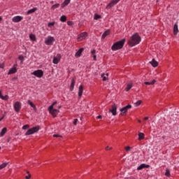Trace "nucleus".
<instances>
[{
  "label": "nucleus",
  "instance_id": "1",
  "mask_svg": "<svg viewBox=\"0 0 179 179\" xmlns=\"http://www.w3.org/2000/svg\"><path fill=\"white\" fill-rule=\"evenodd\" d=\"M141 43V36H139V34L135 33L132 35V36L130 37V39L128 41V45L129 47H134L135 45H137V44H139Z\"/></svg>",
  "mask_w": 179,
  "mask_h": 179
},
{
  "label": "nucleus",
  "instance_id": "2",
  "mask_svg": "<svg viewBox=\"0 0 179 179\" xmlns=\"http://www.w3.org/2000/svg\"><path fill=\"white\" fill-rule=\"evenodd\" d=\"M126 39L123 38L121 41L115 42L111 47L112 51H118V50L122 49L125 44Z\"/></svg>",
  "mask_w": 179,
  "mask_h": 179
},
{
  "label": "nucleus",
  "instance_id": "3",
  "mask_svg": "<svg viewBox=\"0 0 179 179\" xmlns=\"http://www.w3.org/2000/svg\"><path fill=\"white\" fill-rule=\"evenodd\" d=\"M55 104H57V101H55L50 106L48 107V110L50 113V114H51V115H52V117H54L55 118V117H57L58 113H59V110H57V109H54V106H55Z\"/></svg>",
  "mask_w": 179,
  "mask_h": 179
},
{
  "label": "nucleus",
  "instance_id": "4",
  "mask_svg": "<svg viewBox=\"0 0 179 179\" xmlns=\"http://www.w3.org/2000/svg\"><path fill=\"white\" fill-rule=\"evenodd\" d=\"M40 131V126H36L29 129L25 133V135L27 136L29 135H33V134H36V132H38Z\"/></svg>",
  "mask_w": 179,
  "mask_h": 179
},
{
  "label": "nucleus",
  "instance_id": "5",
  "mask_svg": "<svg viewBox=\"0 0 179 179\" xmlns=\"http://www.w3.org/2000/svg\"><path fill=\"white\" fill-rule=\"evenodd\" d=\"M31 75L36 76V78H43L44 76V71L43 70H36L34 72L31 73Z\"/></svg>",
  "mask_w": 179,
  "mask_h": 179
},
{
  "label": "nucleus",
  "instance_id": "6",
  "mask_svg": "<svg viewBox=\"0 0 179 179\" xmlns=\"http://www.w3.org/2000/svg\"><path fill=\"white\" fill-rule=\"evenodd\" d=\"M129 108H132V106L129 104L121 108V115H127V113H128V110H129Z\"/></svg>",
  "mask_w": 179,
  "mask_h": 179
},
{
  "label": "nucleus",
  "instance_id": "7",
  "mask_svg": "<svg viewBox=\"0 0 179 179\" xmlns=\"http://www.w3.org/2000/svg\"><path fill=\"white\" fill-rule=\"evenodd\" d=\"M54 41H55V38H54V37L48 36L45 40V44H46V45H52V44L54 43Z\"/></svg>",
  "mask_w": 179,
  "mask_h": 179
},
{
  "label": "nucleus",
  "instance_id": "8",
  "mask_svg": "<svg viewBox=\"0 0 179 179\" xmlns=\"http://www.w3.org/2000/svg\"><path fill=\"white\" fill-rule=\"evenodd\" d=\"M22 108V103L19 102V101H16L14 103V110L16 113H19V111H20Z\"/></svg>",
  "mask_w": 179,
  "mask_h": 179
},
{
  "label": "nucleus",
  "instance_id": "9",
  "mask_svg": "<svg viewBox=\"0 0 179 179\" xmlns=\"http://www.w3.org/2000/svg\"><path fill=\"white\" fill-rule=\"evenodd\" d=\"M120 2V0H112L106 6V9H110V8H113L114 5H117Z\"/></svg>",
  "mask_w": 179,
  "mask_h": 179
},
{
  "label": "nucleus",
  "instance_id": "10",
  "mask_svg": "<svg viewBox=\"0 0 179 179\" xmlns=\"http://www.w3.org/2000/svg\"><path fill=\"white\" fill-rule=\"evenodd\" d=\"M17 66V64H14L13 67L11 68L8 73V75H12L13 73H16V72H17V69H16V66Z\"/></svg>",
  "mask_w": 179,
  "mask_h": 179
},
{
  "label": "nucleus",
  "instance_id": "11",
  "mask_svg": "<svg viewBox=\"0 0 179 179\" xmlns=\"http://www.w3.org/2000/svg\"><path fill=\"white\" fill-rule=\"evenodd\" d=\"M110 113H112L113 115H117V105L114 103L112 106V109L109 110Z\"/></svg>",
  "mask_w": 179,
  "mask_h": 179
},
{
  "label": "nucleus",
  "instance_id": "12",
  "mask_svg": "<svg viewBox=\"0 0 179 179\" xmlns=\"http://www.w3.org/2000/svg\"><path fill=\"white\" fill-rule=\"evenodd\" d=\"M87 32H83L80 35H78V40L82 41V40L85 39V37H87Z\"/></svg>",
  "mask_w": 179,
  "mask_h": 179
},
{
  "label": "nucleus",
  "instance_id": "13",
  "mask_svg": "<svg viewBox=\"0 0 179 179\" xmlns=\"http://www.w3.org/2000/svg\"><path fill=\"white\" fill-rule=\"evenodd\" d=\"M61 61V54H57L56 57L53 58V64H58Z\"/></svg>",
  "mask_w": 179,
  "mask_h": 179
},
{
  "label": "nucleus",
  "instance_id": "14",
  "mask_svg": "<svg viewBox=\"0 0 179 179\" xmlns=\"http://www.w3.org/2000/svg\"><path fill=\"white\" fill-rule=\"evenodd\" d=\"M22 20H23V17L22 16L17 15L13 17V22H14V23H18V22H22Z\"/></svg>",
  "mask_w": 179,
  "mask_h": 179
},
{
  "label": "nucleus",
  "instance_id": "15",
  "mask_svg": "<svg viewBox=\"0 0 179 179\" xmlns=\"http://www.w3.org/2000/svg\"><path fill=\"white\" fill-rule=\"evenodd\" d=\"M150 167V165H148L146 164H141L138 168H137V170L139 171V170H143V169H149Z\"/></svg>",
  "mask_w": 179,
  "mask_h": 179
},
{
  "label": "nucleus",
  "instance_id": "16",
  "mask_svg": "<svg viewBox=\"0 0 179 179\" xmlns=\"http://www.w3.org/2000/svg\"><path fill=\"white\" fill-rule=\"evenodd\" d=\"M111 33V31L110 29H108L103 32V34L101 36V39L104 40L107 36H110V34Z\"/></svg>",
  "mask_w": 179,
  "mask_h": 179
},
{
  "label": "nucleus",
  "instance_id": "17",
  "mask_svg": "<svg viewBox=\"0 0 179 179\" xmlns=\"http://www.w3.org/2000/svg\"><path fill=\"white\" fill-rule=\"evenodd\" d=\"M75 83H76V80L75 78H73L71 80V85H70V91L73 92V88L75 87Z\"/></svg>",
  "mask_w": 179,
  "mask_h": 179
},
{
  "label": "nucleus",
  "instance_id": "18",
  "mask_svg": "<svg viewBox=\"0 0 179 179\" xmlns=\"http://www.w3.org/2000/svg\"><path fill=\"white\" fill-rule=\"evenodd\" d=\"M82 94H83V85H80L79 87V90H78V97L80 99L82 97Z\"/></svg>",
  "mask_w": 179,
  "mask_h": 179
},
{
  "label": "nucleus",
  "instance_id": "19",
  "mask_svg": "<svg viewBox=\"0 0 179 179\" xmlns=\"http://www.w3.org/2000/svg\"><path fill=\"white\" fill-rule=\"evenodd\" d=\"M178 33V24H175L173 25V34L175 36H177V34Z\"/></svg>",
  "mask_w": 179,
  "mask_h": 179
},
{
  "label": "nucleus",
  "instance_id": "20",
  "mask_svg": "<svg viewBox=\"0 0 179 179\" xmlns=\"http://www.w3.org/2000/svg\"><path fill=\"white\" fill-rule=\"evenodd\" d=\"M150 64H151L153 68H156V66L159 65V63L155 59H152V60L150 62Z\"/></svg>",
  "mask_w": 179,
  "mask_h": 179
},
{
  "label": "nucleus",
  "instance_id": "21",
  "mask_svg": "<svg viewBox=\"0 0 179 179\" xmlns=\"http://www.w3.org/2000/svg\"><path fill=\"white\" fill-rule=\"evenodd\" d=\"M85 51V49L83 48H81L78 50V51L76 53V57H80L82 55V52Z\"/></svg>",
  "mask_w": 179,
  "mask_h": 179
},
{
  "label": "nucleus",
  "instance_id": "22",
  "mask_svg": "<svg viewBox=\"0 0 179 179\" xmlns=\"http://www.w3.org/2000/svg\"><path fill=\"white\" fill-rule=\"evenodd\" d=\"M27 104H29V106H31V107L32 108H34V111H36L37 108H36V105H34V103H33V102H31V101L28 100L27 101Z\"/></svg>",
  "mask_w": 179,
  "mask_h": 179
},
{
  "label": "nucleus",
  "instance_id": "23",
  "mask_svg": "<svg viewBox=\"0 0 179 179\" xmlns=\"http://www.w3.org/2000/svg\"><path fill=\"white\" fill-rule=\"evenodd\" d=\"M6 132H8V129L6 127H3L0 133V136H3Z\"/></svg>",
  "mask_w": 179,
  "mask_h": 179
},
{
  "label": "nucleus",
  "instance_id": "24",
  "mask_svg": "<svg viewBox=\"0 0 179 179\" xmlns=\"http://www.w3.org/2000/svg\"><path fill=\"white\" fill-rule=\"evenodd\" d=\"M70 2L71 0H65L64 3L62 4V8H64V6L69 5Z\"/></svg>",
  "mask_w": 179,
  "mask_h": 179
},
{
  "label": "nucleus",
  "instance_id": "25",
  "mask_svg": "<svg viewBox=\"0 0 179 179\" xmlns=\"http://www.w3.org/2000/svg\"><path fill=\"white\" fill-rule=\"evenodd\" d=\"M143 139H145V134L139 133L138 134V141H142Z\"/></svg>",
  "mask_w": 179,
  "mask_h": 179
},
{
  "label": "nucleus",
  "instance_id": "26",
  "mask_svg": "<svg viewBox=\"0 0 179 179\" xmlns=\"http://www.w3.org/2000/svg\"><path fill=\"white\" fill-rule=\"evenodd\" d=\"M29 38L31 40V41H36V35L31 34H29Z\"/></svg>",
  "mask_w": 179,
  "mask_h": 179
},
{
  "label": "nucleus",
  "instance_id": "27",
  "mask_svg": "<svg viewBox=\"0 0 179 179\" xmlns=\"http://www.w3.org/2000/svg\"><path fill=\"white\" fill-rule=\"evenodd\" d=\"M36 10H37V8H34L31 10H29L27 13V14L28 15H31V13H34V12H36Z\"/></svg>",
  "mask_w": 179,
  "mask_h": 179
},
{
  "label": "nucleus",
  "instance_id": "28",
  "mask_svg": "<svg viewBox=\"0 0 179 179\" xmlns=\"http://www.w3.org/2000/svg\"><path fill=\"white\" fill-rule=\"evenodd\" d=\"M131 89H132V83L128 84L125 88V90H126V92H129V90H131Z\"/></svg>",
  "mask_w": 179,
  "mask_h": 179
},
{
  "label": "nucleus",
  "instance_id": "29",
  "mask_svg": "<svg viewBox=\"0 0 179 179\" xmlns=\"http://www.w3.org/2000/svg\"><path fill=\"white\" fill-rule=\"evenodd\" d=\"M94 20H99V19H101V15L99 14H94Z\"/></svg>",
  "mask_w": 179,
  "mask_h": 179
},
{
  "label": "nucleus",
  "instance_id": "30",
  "mask_svg": "<svg viewBox=\"0 0 179 179\" xmlns=\"http://www.w3.org/2000/svg\"><path fill=\"white\" fill-rule=\"evenodd\" d=\"M145 85H155L156 83V80H152L151 82H145Z\"/></svg>",
  "mask_w": 179,
  "mask_h": 179
},
{
  "label": "nucleus",
  "instance_id": "31",
  "mask_svg": "<svg viewBox=\"0 0 179 179\" xmlns=\"http://www.w3.org/2000/svg\"><path fill=\"white\" fill-rule=\"evenodd\" d=\"M57 8H59V3L54 4V5L51 7V9H52V10H55V9H57Z\"/></svg>",
  "mask_w": 179,
  "mask_h": 179
},
{
  "label": "nucleus",
  "instance_id": "32",
  "mask_svg": "<svg viewBox=\"0 0 179 179\" xmlns=\"http://www.w3.org/2000/svg\"><path fill=\"white\" fill-rule=\"evenodd\" d=\"M18 59L21 61L20 64H23V62L24 61V57L23 55H20L18 57Z\"/></svg>",
  "mask_w": 179,
  "mask_h": 179
},
{
  "label": "nucleus",
  "instance_id": "33",
  "mask_svg": "<svg viewBox=\"0 0 179 179\" xmlns=\"http://www.w3.org/2000/svg\"><path fill=\"white\" fill-rule=\"evenodd\" d=\"M60 22H66V16L65 15H62L61 17H60Z\"/></svg>",
  "mask_w": 179,
  "mask_h": 179
},
{
  "label": "nucleus",
  "instance_id": "34",
  "mask_svg": "<svg viewBox=\"0 0 179 179\" xmlns=\"http://www.w3.org/2000/svg\"><path fill=\"white\" fill-rule=\"evenodd\" d=\"M6 166H8V163H3L0 165V170H2V169H5Z\"/></svg>",
  "mask_w": 179,
  "mask_h": 179
},
{
  "label": "nucleus",
  "instance_id": "35",
  "mask_svg": "<svg viewBox=\"0 0 179 179\" xmlns=\"http://www.w3.org/2000/svg\"><path fill=\"white\" fill-rule=\"evenodd\" d=\"M134 104H135L136 107H139V105L142 104V101L141 100H138Z\"/></svg>",
  "mask_w": 179,
  "mask_h": 179
},
{
  "label": "nucleus",
  "instance_id": "36",
  "mask_svg": "<svg viewBox=\"0 0 179 179\" xmlns=\"http://www.w3.org/2000/svg\"><path fill=\"white\" fill-rule=\"evenodd\" d=\"M165 176L166 177H170V171L169 169H166V173H165Z\"/></svg>",
  "mask_w": 179,
  "mask_h": 179
},
{
  "label": "nucleus",
  "instance_id": "37",
  "mask_svg": "<svg viewBox=\"0 0 179 179\" xmlns=\"http://www.w3.org/2000/svg\"><path fill=\"white\" fill-rule=\"evenodd\" d=\"M8 99H9V96L8 95L1 96V100H8Z\"/></svg>",
  "mask_w": 179,
  "mask_h": 179
},
{
  "label": "nucleus",
  "instance_id": "38",
  "mask_svg": "<svg viewBox=\"0 0 179 179\" xmlns=\"http://www.w3.org/2000/svg\"><path fill=\"white\" fill-rule=\"evenodd\" d=\"M29 128H30L29 124H25L22 127V129H29Z\"/></svg>",
  "mask_w": 179,
  "mask_h": 179
},
{
  "label": "nucleus",
  "instance_id": "39",
  "mask_svg": "<svg viewBox=\"0 0 179 179\" xmlns=\"http://www.w3.org/2000/svg\"><path fill=\"white\" fill-rule=\"evenodd\" d=\"M27 174H28V176H25V178L26 179L31 178V174H30V173L29 171H27Z\"/></svg>",
  "mask_w": 179,
  "mask_h": 179
},
{
  "label": "nucleus",
  "instance_id": "40",
  "mask_svg": "<svg viewBox=\"0 0 179 179\" xmlns=\"http://www.w3.org/2000/svg\"><path fill=\"white\" fill-rule=\"evenodd\" d=\"M54 24H55V22H49L48 24V27H52V26H54Z\"/></svg>",
  "mask_w": 179,
  "mask_h": 179
},
{
  "label": "nucleus",
  "instance_id": "41",
  "mask_svg": "<svg viewBox=\"0 0 179 179\" xmlns=\"http://www.w3.org/2000/svg\"><path fill=\"white\" fill-rule=\"evenodd\" d=\"M125 150L127 152H129L131 150V147L130 146H127L124 148Z\"/></svg>",
  "mask_w": 179,
  "mask_h": 179
},
{
  "label": "nucleus",
  "instance_id": "42",
  "mask_svg": "<svg viewBox=\"0 0 179 179\" xmlns=\"http://www.w3.org/2000/svg\"><path fill=\"white\" fill-rule=\"evenodd\" d=\"M67 24H68V26H72V25L73 24V22H72V21H68V22H67Z\"/></svg>",
  "mask_w": 179,
  "mask_h": 179
},
{
  "label": "nucleus",
  "instance_id": "43",
  "mask_svg": "<svg viewBox=\"0 0 179 179\" xmlns=\"http://www.w3.org/2000/svg\"><path fill=\"white\" fill-rule=\"evenodd\" d=\"M78 119H75L73 122V125H76L78 124Z\"/></svg>",
  "mask_w": 179,
  "mask_h": 179
},
{
  "label": "nucleus",
  "instance_id": "44",
  "mask_svg": "<svg viewBox=\"0 0 179 179\" xmlns=\"http://www.w3.org/2000/svg\"><path fill=\"white\" fill-rule=\"evenodd\" d=\"M101 77L103 78V81L107 80V77L104 76V74H103V75L101 76Z\"/></svg>",
  "mask_w": 179,
  "mask_h": 179
},
{
  "label": "nucleus",
  "instance_id": "45",
  "mask_svg": "<svg viewBox=\"0 0 179 179\" xmlns=\"http://www.w3.org/2000/svg\"><path fill=\"white\" fill-rule=\"evenodd\" d=\"M91 54L92 55H94V54H96V50H92V51H91Z\"/></svg>",
  "mask_w": 179,
  "mask_h": 179
},
{
  "label": "nucleus",
  "instance_id": "46",
  "mask_svg": "<svg viewBox=\"0 0 179 179\" xmlns=\"http://www.w3.org/2000/svg\"><path fill=\"white\" fill-rule=\"evenodd\" d=\"M103 117L101 115H99L96 117V120H101Z\"/></svg>",
  "mask_w": 179,
  "mask_h": 179
},
{
  "label": "nucleus",
  "instance_id": "47",
  "mask_svg": "<svg viewBox=\"0 0 179 179\" xmlns=\"http://www.w3.org/2000/svg\"><path fill=\"white\" fill-rule=\"evenodd\" d=\"M53 136H54V138H59V136H59L58 134H54Z\"/></svg>",
  "mask_w": 179,
  "mask_h": 179
},
{
  "label": "nucleus",
  "instance_id": "48",
  "mask_svg": "<svg viewBox=\"0 0 179 179\" xmlns=\"http://www.w3.org/2000/svg\"><path fill=\"white\" fill-rule=\"evenodd\" d=\"M93 58H94V61H96V55H93Z\"/></svg>",
  "mask_w": 179,
  "mask_h": 179
},
{
  "label": "nucleus",
  "instance_id": "49",
  "mask_svg": "<svg viewBox=\"0 0 179 179\" xmlns=\"http://www.w3.org/2000/svg\"><path fill=\"white\" fill-rule=\"evenodd\" d=\"M3 66H4L3 64H0V68H1L2 69H3Z\"/></svg>",
  "mask_w": 179,
  "mask_h": 179
},
{
  "label": "nucleus",
  "instance_id": "50",
  "mask_svg": "<svg viewBox=\"0 0 179 179\" xmlns=\"http://www.w3.org/2000/svg\"><path fill=\"white\" fill-rule=\"evenodd\" d=\"M3 96V95H2V92L0 91V99H1Z\"/></svg>",
  "mask_w": 179,
  "mask_h": 179
},
{
  "label": "nucleus",
  "instance_id": "51",
  "mask_svg": "<svg viewBox=\"0 0 179 179\" xmlns=\"http://www.w3.org/2000/svg\"><path fill=\"white\" fill-rule=\"evenodd\" d=\"M148 120H149V117H144V120H145V121H148Z\"/></svg>",
  "mask_w": 179,
  "mask_h": 179
},
{
  "label": "nucleus",
  "instance_id": "52",
  "mask_svg": "<svg viewBox=\"0 0 179 179\" xmlns=\"http://www.w3.org/2000/svg\"><path fill=\"white\" fill-rule=\"evenodd\" d=\"M4 117L3 116L1 119L0 121H2L3 120Z\"/></svg>",
  "mask_w": 179,
  "mask_h": 179
},
{
  "label": "nucleus",
  "instance_id": "53",
  "mask_svg": "<svg viewBox=\"0 0 179 179\" xmlns=\"http://www.w3.org/2000/svg\"><path fill=\"white\" fill-rule=\"evenodd\" d=\"M108 146H107L106 148V150H108Z\"/></svg>",
  "mask_w": 179,
  "mask_h": 179
},
{
  "label": "nucleus",
  "instance_id": "54",
  "mask_svg": "<svg viewBox=\"0 0 179 179\" xmlns=\"http://www.w3.org/2000/svg\"><path fill=\"white\" fill-rule=\"evenodd\" d=\"M0 22H2V17H0Z\"/></svg>",
  "mask_w": 179,
  "mask_h": 179
},
{
  "label": "nucleus",
  "instance_id": "55",
  "mask_svg": "<svg viewBox=\"0 0 179 179\" xmlns=\"http://www.w3.org/2000/svg\"><path fill=\"white\" fill-rule=\"evenodd\" d=\"M13 79L16 80L17 79V77H14Z\"/></svg>",
  "mask_w": 179,
  "mask_h": 179
},
{
  "label": "nucleus",
  "instance_id": "56",
  "mask_svg": "<svg viewBox=\"0 0 179 179\" xmlns=\"http://www.w3.org/2000/svg\"><path fill=\"white\" fill-rule=\"evenodd\" d=\"M165 138H166V136H162V139H164Z\"/></svg>",
  "mask_w": 179,
  "mask_h": 179
},
{
  "label": "nucleus",
  "instance_id": "57",
  "mask_svg": "<svg viewBox=\"0 0 179 179\" xmlns=\"http://www.w3.org/2000/svg\"><path fill=\"white\" fill-rule=\"evenodd\" d=\"M10 141V138H8V141H7V142H9Z\"/></svg>",
  "mask_w": 179,
  "mask_h": 179
},
{
  "label": "nucleus",
  "instance_id": "58",
  "mask_svg": "<svg viewBox=\"0 0 179 179\" xmlns=\"http://www.w3.org/2000/svg\"><path fill=\"white\" fill-rule=\"evenodd\" d=\"M50 3H54V1H52L50 2Z\"/></svg>",
  "mask_w": 179,
  "mask_h": 179
},
{
  "label": "nucleus",
  "instance_id": "59",
  "mask_svg": "<svg viewBox=\"0 0 179 179\" xmlns=\"http://www.w3.org/2000/svg\"><path fill=\"white\" fill-rule=\"evenodd\" d=\"M112 149H113V148H109V150H111Z\"/></svg>",
  "mask_w": 179,
  "mask_h": 179
},
{
  "label": "nucleus",
  "instance_id": "60",
  "mask_svg": "<svg viewBox=\"0 0 179 179\" xmlns=\"http://www.w3.org/2000/svg\"><path fill=\"white\" fill-rule=\"evenodd\" d=\"M138 122H141V120H138Z\"/></svg>",
  "mask_w": 179,
  "mask_h": 179
},
{
  "label": "nucleus",
  "instance_id": "61",
  "mask_svg": "<svg viewBox=\"0 0 179 179\" xmlns=\"http://www.w3.org/2000/svg\"><path fill=\"white\" fill-rule=\"evenodd\" d=\"M0 150H1V147H0Z\"/></svg>",
  "mask_w": 179,
  "mask_h": 179
}]
</instances>
